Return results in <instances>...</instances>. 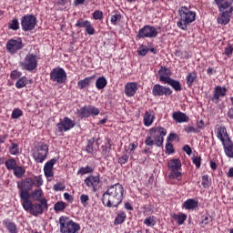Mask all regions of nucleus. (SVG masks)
I'll use <instances>...</instances> for the list:
<instances>
[{
  "mask_svg": "<svg viewBox=\"0 0 233 233\" xmlns=\"http://www.w3.org/2000/svg\"><path fill=\"white\" fill-rule=\"evenodd\" d=\"M125 198V187L120 183L110 186L102 195V205L107 208H117Z\"/></svg>",
  "mask_w": 233,
  "mask_h": 233,
  "instance_id": "1",
  "label": "nucleus"
},
{
  "mask_svg": "<svg viewBox=\"0 0 233 233\" xmlns=\"http://www.w3.org/2000/svg\"><path fill=\"white\" fill-rule=\"evenodd\" d=\"M43 177L35 176L34 179L32 177H26L17 184V188L19 190L20 199L24 201L25 199H30V191L34 187L39 188L43 187Z\"/></svg>",
  "mask_w": 233,
  "mask_h": 233,
  "instance_id": "2",
  "label": "nucleus"
},
{
  "mask_svg": "<svg viewBox=\"0 0 233 233\" xmlns=\"http://www.w3.org/2000/svg\"><path fill=\"white\" fill-rule=\"evenodd\" d=\"M165 136H167V128L163 127H154L149 129V136L145 139V145L147 147H163L165 143Z\"/></svg>",
  "mask_w": 233,
  "mask_h": 233,
  "instance_id": "3",
  "label": "nucleus"
},
{
  "mask_svg": "<svg viewBox=\"0 0 233 233\" xmlns=\"http://www.w3.org/2000/svg\"><path fill=\"white\" fill-rule=\"evenodd\" d=\"M194 21H196V12L191 11L187 5L179 7L177 26L180 30L187 32L188 26H190Z\"/></svg>",
  "mask_w": 233,
  "mask_h": 233,
  "instance_id": "4",
  "label": "nucleus"
},
{
  "mask_svg": "<svg viewBox=\"0 0 233 233\" xmlns=\"http://www.w3.org/2000/svg\"><path fill=\"white\" fill-rule=\"evenodd\" d=\"M22 207L25 212H30L32 216H41L46 210H48V200L46 198H42L40 203H32L30 198H25L22 200Z\"/></svg>",
  "mask_w": 233,
  "mask_h": 233,
  "instance_id": "5",
  "label": "nucleus"
},
{
  "mask_svg": "<svg viewBox=\"0 0 233 233\" xmlns=\"http://www.w3.org/2000/svg\"><path fill=\"white\" fill-rule=\"evenodd\" d=\"M49 146L45 142H38L32 149V157L36 163H45L48 157Z\"/></svg>",
  "mask_w": 233,
  "mask_h": 233,
  "instance_id": "6",
  "label": "nucleus"
},
{
  "mask_svg": "<svg viewBox=\"0 0 233 233\" xmlns=\"http://www.w3.org/2000/svg\"><path fill=\"white\" fill-rule=\"evenodd\" d=\"M60 233H77L81 230L79 223L75 222L66 216L59 218Z\"/></svg>",
  "mask_w": 233,
  "mask_h": 233,
  "instance_id": "7",
  "label": "nucleus"
},
{
  "mask_svg": "<svg viewBox=\"0 0 233 233\" xmlns=\"http://www.w3.org/2000/svg\"><path fill=\"white\" fill-rule=\"evenodd\" d=\"M220 14L217 18L218 25H228L230 23V17H232L233 6H230L228 1H225L223 5H218Z\"/></svg>",
  "mask_w": 233,
  "mask_h": 233,
  "instance_id": "8",
  "label": "nucleus"
},
{
  "mask_svg": "<svg viewBox=\"0 0 233 233\" xmlns=\"http://www.w3.org/2000/svg\"><path fill=\"white\" fill-rule=\"evenodd\" d=\"M183 165L181 164V159L172 158L167 162V168L169 170L168 177L169 179H177L181 181L183 179V173L181 172Z\"/></svg>",
  "mask_w": 233,
  "mask_h": 233,
  "instance_id": "9",
  "label": "nucleus"
},
{
  "mask_svg": "<svg viewBox=\"0 0 233 233\" xmlns=\"http://www.w3.org/2000/svg\"><path fill=\"white\" fill-rule=\"evenodd\" d=\"M39 65V56L37 53H27L22 62H20V66L22 70L26 72H34L37 70V66Z\"/></svg>",
  "mask_w": 233,
  "mask_h": 233,
  "instance_id": "10",
  "label": "nucleus"
},
{
  "mask_svg": "<svg viewBox=\"0 0 233 233\" xmlns=\"http://www.w3.org/2000/svg\"><path fill=\"white\" fill-rule=\"evenodd\" d=\"M50 81L56 85H65L66 83V71L63 67H55L50 72Z\"/></svg>",
  "mask_w": 233,
  "mask_h": 233,
  "instance_id": "11",
  "label": "nucleus"
},
{
  "mask_svg": "<svg viewBox=\"0 0 233 233\" xmlns=\"http://www.w3.org/2000/svg\"><path fill=\"white\" fill-rule=\"evenodd\" d=\"M100 112L99 108L92 105L84 106L80 109L76 110V114L80 119L95 117L96 116H99Z\"/></svg>",
  "mask_w": 233,
  "mask_h": 233,
  "instance_id": "12",
  "label": "nucleus"
},
{
  "mask_svg": "<svg viewBox=\"0 0 233 233\" xmlns=\"http://www.w3.org/2000/svg\"><path fill=\"white\" fill-rule=\"evenodd\" d=\"M157 29L150 25H146L138 30L137 37L138 39H154L157 37Z\"/></svg>",
  "mask_w": 233,
  "mask_h": 233,
  "instance_id": "13",
  "label": "nucleus"
},
{
  "mask_svg": "<svg viewBox=\"0 0 233 233\" xmlns=\"http://www.w3.org/2000/svg\"><path fill=\"white\" fill-rule=\"evenodd\" d=\"M37 25V18L34 15H25L21 19V26L24 32H31Z\"/></svg>",
  "mask_w": 233,
  "mask_h": 233,
  "instance_id": "14",
  "label": "nucleus"
},
{
  "mask_svg": "<svg viewBox=\"0 0 233 233\" xmlns=\"http://www.w3.org/2000/svg\"><path fill=\"white\" fill-rule=\"evenodd\" d=\"M23 46V40L21 38L18 39H9L5 45V48L8 52V54H11V56H14V54H17L19 50H22Z\"/></svg>",
  "mask_w": 233,
  "mask_h": 233,
  "instance_id": "15",
  "label": "nucleus"
},
{
  "mask_svg": "<svg viewBox=\"0 0 233 233\" xmlns=\"http://www.w3.org/2000/svg\"><path fill=\"white\" fill-rule=\"evenodd\" d=\"M74 127H76V122H74V120L70 119L68 116L60 119L59 123L56 124L57 131L60 132V134L72 130Z\"/></svg>",
  "mask_w": 233,
  "mask_h": 233,
  "instance_id": "16",
  "label": "nucleus"
},
{
  "mask_svg": "<svg viewBox=\"0 0 233 233\" xmlns=\"http://www.w3.org/2000/svg\"><path fill=\"white\" fill-rule=\"evenodd\" d=\"M86 187L92 188L94 192L99 190V185L101 184V177L99 175H90L84 180Z\"/></svg>",
  "mask_w": 233,
  "mask_h": 233,
  "instance_id": "17",
  "label": "nucleus"
},
{
  "mask_svg": "<svg viewBox=\"0 0 233 233\" xmlns=\"http://www.w3.org/2000/svg\"><path fill=\"white\" fill-rule=\"evenodd\" d=\"M152 95L155 97H161L163 96H165V97H168V96H172V89L160 84H156L152 88Z\"/></svg>",
  "mask_w": 233,
  "mask_h": 233,
  "instance_id": "18",
  "label": "nucleus"
},
{
  "mask_svg": "<svg viewBox=\"0 0 233 233\" xmlns=\"http://www.w3.org/2000/svg\"><path fill=\"white\" fill-rule=\"evenodd\" d=\"M225 96H227V87L217 86L213 90V96L211 97V101L218 105V103H219V97H225Z\"/></svg>",
  "mask_w": 233,
  "mask_h": 233,
  "instance_id": "19",
  "label": "nucleus"
},
{
  "mask_svg": "<svg viewBox=\"0 0 233 233\" xmlns=\"http://www.w3.org/2000/svg\"><path fill=\"white\" fill-rule=\"evenodd\" d=\"M159 81L167 85V81H169L172 71L167 66H161L158 70Z\"/></svg>",
  "mask_w": 233,
  "mask_h": 233,
  "instance_id": "20",
  "label": "nucleus"
},
{
  "mask_svg": "<svg viewBox=\"0 0 233 233\" xmlns=\"http://www.w3.org/2000/svg\"><path fill=\"white\" fill-rule=\"evenodd\" d=\"M215 132L217 137L220 140L221 143H224L227 139H230V136L228 135L225 126H218Z\"/></svg>",
  "mask_w": 233,
  "mask_h": 233,
  "instance_id": "21",
  "label": "nucleus"
},
{
  "mask_svg": "<svg viewBox=\"0 0 233 233\" xmlns=\"http://www.w3.org/2000/svg\"><path fill=\"white\" fill-rule=\"evenodd\" d=\"M138 90L137 82H128L125 86V94L127 97H134Z\"/></svg>",
  "mask_w": 233,
  "mask_h": 233,
  "instance_id": "22",
  "label": "nucleus"
},
{
  "mask_svg": "<svg viewBox=\"0 0 233 233\" xmlns=\"http://www.w3.org/2000/svg\"><path fill=\"white\" fill-rule=\"evenodd\" d=\"M224 150L225 156L229 157L230 159L233 158V141L231 138L227 139L226 141L221 143Z\"/></svg>",
  "mask_w": 233,
  "mask_h": 233,
  "instance_id": "23",
  "label": "nucleus"
},
{
  "mask_svg": "<svg viewBox=\"0 0 233 233\" xmlns=\"http://www.w3.org/2000/svg\"><path fill=\"white\" fill-rule=\"evenodd\" d=\"M172 118L174 121H176V123H188L190 119L187 114L181 111L173 112Z\"/></svg>",
  "mask_w": 233,
  "mask_h": 233,
  "instance_id": "24",
  "label": "nucleus"
},
{
  "mask_svg": "<svg viewBox=\"0 0 233 233\" xmlns=\"http://www.w3.org/2000/svg\"><path fill=\"white\" fill-rule=\"evenodd\" d=\"M154 119H156V116L152 115V110H148L145 112L144 118H143V123L145 127L152 126V123H154Z\"/></svg>",
  "mask_w": 233,
  "mask_h": 233,
  "instance_id": "25",
  "label": "nucleus"
},
{
  "mask_svg": "<svg viewBox=\"0 0 233 233\" xmlns=\"http://www.w3.org/2000/svg\"><path fill=\"white\" fill-rule=\"evenodd\" d=\"M198 203L199 202L194 198H188L183 203V207L186 210H194L198 208Z\"/></svg>",
  "mask_w": 233,
  "mask_h": 233,
  "instance_id": "26",
  "label": "nucleus"
},
{
  "mask_svg": "<svg viewBox=\"0 0 233 233\" xmlns=\"http://www.w3.org/2000/svg\"><path fill=\"white\" fill-rule=\"evenodd\" d=\"M3 225L7 228L9 233H17V225H15L14 222L10 221V219L5 218L3 220Z\"/></svg>",
  "mask_w": 233,
  "mask_h": 233,
  "instance_id": "27",
  "label": "nucleus"
},
{
  "mask_svg": "<svg viewBox=\"0 0 233 233\" xmlns=\"http://www.w3.org/2000/svg\"><path fill=\"white\" fill-rule=\"evenodd\" d=\"M127 221V213L125 211L119 210L116 213V217L114 220L115 227H117L118 225H123V222Z\"/></svg>",
  "mask_w": 233,
  "mask_h": 233,
  "instance_id": "28",
  "label": "nucleus"
},
{
  "mask_svg": "<svg viewBox=\"0 0 233 233\" xmlns=\"http://www.w3.org/2000/svg\"><path fill=\"white\" fill-rule=\"evenodd\" d=\"M92 79H94V76H87L78 81L77 86L79 90H85V88H88L90 86V84L92 83Z\"/></svg>",
  "mask_w": 233,
  "mask_h": 233,
  "instance_id": "29",
  "label": "nucleus"
},
{
  "mask_svg": "<svg viewBox=\"0 0 233 233\" xmlns=\"http://www.w3.org/2000/svg\"><path fill=\"white\" fill-rule=\"evenodd\" d=\"M33 199L34 201H41L43 200V189L41 188H36L33 190L31 193H29V199Z\"/></svg>",
  "mask_w": 233,
  "mask_h": 233,
  "instance_id": "30",
  "label": "nucleus"
},
{
  "mask_svg": "<svg viewBox=\"0 0 233 233\" xmlns=\"http://www.w3.org/2000/svg\"><path fill=\"white\" fill-rule=\"evenodd\" d=\"M166 85H169V86H172V88L176 91V92H181L183 90V87L181 86V83H179V81L169 78V80H167L166 82Z\"/></svg>",
  "mask_w": 233,
  "mask_h": 233,
  "instance_id": "31",
  "label": "nucleus"
},
{
  "mask_svg": "<svg viewBox=\"0 0 233 233\" xmlns=\"http://www.w3.org/2000/svg\"><path fill=\"white\" fill-rule=\"evenodd\" d=\"M171 218L175 221H177V225H180V226L187 221V214L185 213H178V214L174 213L173 215H171Z\"/></svg>",
  "mask_w": 233,
  "mask_h": 233,
  "instance_id": "32",
  "label": "nucleus"
},
{
  "mask_svg": "<svg viewBox=\"0 0 233 233\" xmlns=\"http://www.w3.org/2000/svg\"><path fill=\"white\" fill-rule=\"evenodd\" d=\"M210 223H212V216H210V214L206 213L201 216V228H205V227H207V225H210Z\"/></svg>",
  "mask_w": 233,
  "mask_h": 233,
  "instance_id": "33",
  "label": "nucleus"
},
{
  "mask_svg": "<svg viewBox=\"0 0 233 233\" xmlns=\"http://www.w3.org/2000/svg\"><path fill=\"white\" fill-rule=\"evenodd\" d=\"M106 85H108V81H106L105 76H99L96 81V88H97V90H103Z\"/></svg>",
  "mask_w": 233,
  "mask_h": 233,
  "instance_id": "34",
  "label": "nucleus"
},
{
  "mask_svg": "<svg viewBox=\"0 0 233 233\" xmlns=\"http://www.w3.org/2000/svg\"><path fill=\"white\" fill-rule=\"evenodd\" d=\"M77 176H85L86 174H94V167L90 166L82 167L77 170Z\"/></svg>",
  "mask_w": 233,
  "mask_h": 233,
  "instance_id": "35",
  "label": "nucleus"
},
{
  "mask_svg": "<svg viewBox=\"0 0 233 233\" xmlns=\"http://www.w3.org/2000/svg\"><path fill=\"white\" fill-rule=\"evenodd\" d=\"M144 225L146 227H156L157 225V218L155 216L147 217L144 219Z\"/></svg>",
  "mask_w": 233,
  "mask_h": 233,
  "instance_id": "36",
  "label": "nucleus"
},
{
  "mask_svg": "<svg viewBox=\"0 0 233 233\" xmlns=\"http://www.w3.org/2000/svg\"><path fill=\"white\" fill-rule=\"evenodd\" d=\"M67 206L68 205L66 204V202L57 201L54 205V210H55V212H56V214L59 212H64Z\"/></svg>",
  "mask_w": 233,
  "mask_h": 233,
  "instance_id": "37",
  "label": "nucleus"
},
{
  "mask_svg": "<svg viewBox=\"0 0 233 233\" xmlns=\"http://www.w3.org/2000/svg\"><path fill=\"white\" fill-rule=\"evenodd\" d=\"M28 85V78L26 76L20 77L15 84V88H25Z\"/></svg>",
  "mask_w": 233,
  "mask_h": 233,
  "instance_id": "38",
  "label": "nucleus"
},
{
  "mask_svg": "<svg viewBox=\"0 0 233 233\" xmlns=\"http://www.w3.org/2000/svg\"><path fill=\"white\" fill-rule=\"evenodd\" d=\"M197 77H198V74H196V72L188 73L186 77L187 86H192V85H194V81H196Z\"/></svg>",
  "mask_w": 233,
  "mask_h": 233,
  "instance_id": "39",
  "label": "nucleus"
},
{
  "mask_svg": "<svg viewBox=\"0 0 233 233\" xmlns=\"http://www.w3.org/2000/svg\"><path fill=\"white\" fill-rule=\"evenodd\" d=\"M201 185L203 188H210V185H212V178L208 175L202 176Z\"/></svg>",
  "mask_w": 233,
  "mask_h": 233,
  "instance_id": "40",
  "label": "nucleus"
},
{
  "mask_svg": "<svg viewBox=\"0 0 233 233\" xmlns=\"http://www.w3.org/2000/svg\"><path fill=\"white\" fill-rule=\"evenodd\" d=\"M7 170H14L17 167V161L15 158H9L5 162Z\"/></svg>",
  "mask_w": 233,
  "mask_h": 233,
  "instance_id": "41",
  "label": "nucleus"
},
{
  "mask_svg": "<svg viewBox=\"0 0 233 233\" xmlns=\"http://www.w3.org/2000/svg\"><path fill=\"white\" fill-rule=\"evenodd\" d=\"M13 172L15 177H23V176H25L26 173V169L21 166H16V167L13 169Z\"/></svg>",
  "mask_w": 233,
  "mask_h": 233,
  "instance_id": "42",
  "label": "nucleus"
},
{
  "mask_svg": "<svg viewBox=\"0 0 233 233\" xmlns=\"http://www.w3.org/2000/svg\"><path fill=\"white\" fill-rule=\"evenodd\" d=\"M123 15H121V13H119L118 11L115 12L112 15H111V24L114 25V26H116L117 25V23H119V21H121Z\"/></svg>",
  "mask_w": 233,
  "mask_h": 233,
  "instance_id": "43",
  "label": "nucleus"
},
{
  "mask_svg": "<svg viewBox=\"0 0 233 233\" xmlns=\"http://www.w3.org/2000/svg\"><path fill=\"white\" fill-rule=\"evenodd\" d=\"M58 160H59V157H55L54 158L48 160V161L44 165V168H47V169L54 170V165H56V163H57Z\"/></svg>",
  "mask_w": 233,
  "mask_h": 233,
  "instance_id": "44",
  "label": "nucleus"
},
{
  "mask_svg": "<svg viewBox=\"0 0 233 233\" xmlns=\"http://www.w3.org/2000/svg\"><path fill=\"white\" fill-rule=\"evenodd\" d=\"M94 143H96V138L92 137L88 140L87 146L86 147V152L87 154H94Z\"/></svg>",
  "mask_w": 233,
  "mask_h": 233,
  "instance_id": "45",
  "label": "nucleus"
},
{
  "mask_svg": "<svg viewBox=\"0 0 233 233\" xmlns=\"http://www.w3.org/2000/svg\"><path fill=\"white\" fill-rule=\"evenodd\" d=\"M9 153L11 156H19V145L15 143H11V147H9Z\"/></svg>",
  "mask_w": 233,
  "mask_h": 233,
  "instance_id": "46",
  "label": "nucleus"
},
{
  "mask_svg": "<svg viewBox=\"0 0 233 233\" xmlns=\"http://www.w3.org/2000/svg\"><path fill=\"white\" fill-rule=\"evenodd\" d=\"M184 132L187 134H199V128L194 126H186L184 127Z\"/></svg>",
  "mask_w": 233,
  "mask_h": 233,
  "instance_id": "47",
  "label": "nucleus"
},
{
  "mask_svg": "<svg viewBox=\"0 0 233 233\" xmlns=\"http://www.w3.org/2000/svg\"><path fill=\"white\" fill-rule=\"evenodd\" d=\"M90 21L88 20H84L83 18H80L79 20H77V22L76 23L75 26L76 28H86V26L89 25Z\"/></svg>",
  "mask_w": 233,
  "mask_h": 233,
  "instance_id": "48",
  "label": "nucleus"
},
{
  "mask_svg": "<svg viewBox=\"0 0 233 233\" xmlns=\"http://www.w3.org/2000/svg\"><path fill=\"white\" fill-rule=\"evenodd\" d=\"M9 30H19V20L17 18H14L9 24H8Z\"/></svg>",
  "mask_w": 233,
  "mask_h": 233,
  "instance_id": "49",
  "label": "nucleus"
},
{
  "mask_svg": "<svg viewBox=\"0 0 233 233\" xmlns=\"http://www.w3.org/2000/svg\"><path fill=\"white\" fill-rule=\"evenodd\" d=\"M22 116H23V110L19 108H15L11 114L12 119H19V117H21Z\"/></svg>",
  "mask_w": 233,
  "mask_h": 233,
  "instance_id": "50",
  "label": "nucleus"
},
{
  "mask_svg": "<svg viewBox=\"0 0 233 233\" xmlns=\"http://www.w3.org/2000/svg\"><path fill=\"white\" fill-rule=\"evenodd\" d=\"M128 159H130V156L128 154H124L122 157L117 158V162L119 165H127L128 163Z\"/></svg>",
  "mask_w": 233,
  "mask_h": 233,
  "instance_id": "51",
  "label": "nucleus"
},
{
  "mask_svg": "<svg viewBox=\"0 0 233 233\" xmlns=\"http://www.w3.org/2000/svg\"><path fill=\"white\" fill-rule=\"evenodd\" d=\"M92 16L95 21H101V19H103V11L96 10L92 14Z\"/></svg>",
  "mask_w": 233,
  "mask_h": 233,
  "instance_id": "52",
  "label": "nucleus"
},
{
  "mask_svg": "<svg viewBox=\"0 0 233 233\" xmlns=\"http://www.w3.org/2000/svg\"><path fill=\"white\" fill-rule=\"evenodd\" d=\"M138 56H145L147 54H148V47L147 46L142 45L137 49Z\"/></svg>",
  "mask_w": 233,
  "mask_h": 233,
  "instance_id": "53",
  "label": "nucleus"
},
{
  "mask_svg": "<svg viewBox=\"0 0 233 233\" xmlns=\"http://www.w3.org/2000/svg\"><path fill=\"white\" fill-rule=\"evenodd\" d=\"M88 201H90V197H88V195L83 194L80 196V202L83 207H88Z\"/></svg>",
  "mask_w": 233,
  "mask_h": 233,
  "instance_id": "54",
  "label": "nucleus"
},
{
  "mask_svg": "<svg viewBox=\"0 0 233 233\" xmlns=\"http://www.w3.org/2000/svg\"><path fill=\"white\" fill-rule=\"evenodd\" d=\"M66 187L63 183H57L53 186V190L55 192H63Z\"/></svg>",
  "mask_w": 233,
  "mask_h": 233,
  "instance_id": "55",
  "label": "nucleus"
},
{
  "mask_svg": "<svg viewBox=\"0 0 233 233\" xmlns=\"http://www.w3.org/2000/svg\"><path fill=\"white\" fill-rule=\"evenodd\" d=\"M101 149H102L101 154H102L103 157L105 159H106V157H108V155L110 154L111 149L109 147H105V146H102Z\"/></svg>",
  "mask_w": 233,
  "mask_h": 233,
  "instance_id": "56",
  "label": "nucleus"
},
{
  "mask_svg": "<svg viewBox=\"0 0 233 233\" xmlns=\"http://www.w3.org/2000/svg\"><path fill=\"white\" fill-rule=\"evenodd\" d=\"M86 34L88 35H94L96 34V29H94V26H92V23L89 22V25L85 28Z\"/></svg>",
  "mask_w": 233,
  "mask_h": 233,
  "instance_id": "57",
  "label": "nucleus"
},
{
  "mask_svg": "<svg viewBox=\"0 0 233 233\" xmlns=\"http://www.w3.org/2000/svg\"><path fill=\"white\" fill-rule=\"evenodd\" d=\"M192 161L196 168H201V157H194Z\"/></svg>",
  "mask_w": 233,
  "mask_h": 233,
  "instance_id": "58",
  "label": "nucleus"
},
{
  "mask_svg": "<svg viewBox=\"0 0 233 233\" xmlns=\"http://www.w3.org/2000/svg\"><path fill=\"white\" fill-rule=\"evenodd\" d=\"M44 174H45L46 179H50V178L54 177V169L44 168Z\"/></svg>",
  "mask_w": 233,
  "mask_h": 233,
  "instance_id": "59",
  "label": "nucleus"
},
{
  "mask_svg": "<svg viewBox=\"0 0 233 233\" xmlns=\"http://www.w3.org/2000/svg\"><path fill=\"white\" fill-rule=\"evenodd\" d=\"M233 53V47L232 45H228V46L225 47V56L228 57H230Z\"/></svg>",
  "mask_w": 233,
  "mask_h": 233,
  "instance_id": "60",
  "label": "nucleus"
},
{
  "mask_svg": "<svg viewBox=\"0 0 233 233\" xmlns=\"http://www.w3.org/2000/svg\"><path fill=\"white\" fill-rule=\"evenodd\" d=\"M166 152L167 154H174V146L172 143L167 142L166 144Z\"/></svg>",
  "mask_w": 233,
  "mask_h": 233,
  "instance_id": "61",
  "label": "nucleus"
},
{
  "mask_svg": "<svg viewBox=\"0 0 233 233\" xmlns=\"http://www.w3.org/2000/svg\"><path fill=\"white\" fill-rule=\"evenodd\" d=\"M17 77H21V72H18L17 70H13L10 73V78L11 79H17Z\"/></svg>",
  "mask_w": 233,
  "mask_h": 233,
  "instance_id": "62",
  "label": "nucleus"
},
{
  "mask_svg": "<svg viewBox=\"0 0 233 233\" xmlns=\"http://www.w3.org/2000/svg\"><path fill=\"white\" fill-rule=\"evenodd\" d=\"M197 128H198L199 132L205 128V121H203V119L197 120Z\"/></svg>",
  "mask_w": 233,
  "mask_h": 233,
  "instance_id": "63",
  "label": "nucleus"
},
{
  "mask_svg": "<svg viewBox=\"0 0 233 233\" xmlns=\"http://www.w3.org/2000/svg\"><path fill=\"white\" fill-rule=\"evenodd\" d=\"M137 147H139V144L137 142H133V143L129 144L128 148H129L130 152H134V150H136V148H137Z\"/></svg>",
  "mask_w": 233,
  "mask_h": 233,
  "instance_id": "64",
  "label": "nucleus"
}]
</instances>
